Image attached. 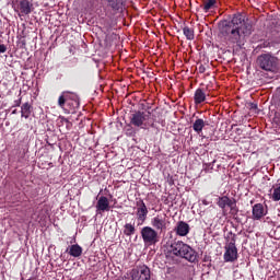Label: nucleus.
Here are the masks:
<instances>
[{"instance_id": "nucleus-10", "label": "nucleus", "mask_w": 280, "mask_h": 280, "mask_svg": "<svg viewBox=\"0 0 280 280\" xmlns=\"http://www.w3.org/2000/svg\"><path fill=\"white\" fill-rule=\"evenodd\" d=\"M19 16H27V14H32V10H34V4L30 2V0H21L19 2Z\"/></svg>"}, {"instance_id": "nucleus-27", "label": "nucleus", "mask_w": 280, "mask_h": 280, "mask_svg": "<svg viewBox=\"0 0 280 280\" xmlns=\"http://www.w3.org/2000/svg\"><path fill=\"white\" fill-rule=\"evenodd\" d=\"M205 71H207V69L205 68V66H200V67H199V73H205Z\"/></svg>"}, {"instance_id": "nucleus-15", "label": "nucleus", "mask_w": 280, "mask_h": 280, "mask_svg": "<svg viewBox=\"0 0 280 280\" xmlns=\"http://www.w3.org/2000/svg\"><path fill=\"white\" fill-rule=\"evenodd\" d=\"M252 213H253V220H261V218L266 215V212L264 210V205L261 203L254 205Z\"/></svg>"}, {"instance_id": "nucleus-14", "label": "nucleus", "mask_w": 280, "mask_h": 280, "mask_svg": "<svg viewBox=\"0 0 280 280\" xmlns=\"http://www.w3.org/2000/svg\"><path fill=\"white\" fill-rule=\"evenodd\" d=\"M96 211H101L102 213H104V211H110V202L107 197H100L96 203Z\"/></svg>"}, {"instance_id": "nucleus-21", "label": "nucleus", "mask_w": 280, "mask_h": 280, "mask_svg": "<svg viewBox=\"0 0 280 280\" xmlns=\"http://www.w3.org/2000/svg\"><path fill=\"white\" fill-rule=\"evenodd\" d=\"M202 128H205V120H202L201 118L197 119L192 124V129L195 130V132H198V135H200V132H202Z\"/></svg>"}, {"instance_id": "nucleus-31", "label": "nucleus", "mask_w": 280, "mask_h": 280, "mask_svg": "<svg viewBox=\"0 0 280 280\" xmlns=\"http://www.w3.org/2000/svg\"><path fill=\"white\" fill-rule=\"evenodd\" d=\"M269 45H270V43H268V42L264 43V47H269Z\"/></svg>"}, {"instance_id": "nucleus-30", "label": "nucleus", "mask_w": 280, "mask_h": 280, "mask_svg": "<svg viewBox=\"0 0 280 280\" xmlns=\"http://www.w3.org/2000/svg\"><path fill=\"white\" fill-rule=\"evenodd\" d=\"M213 163H215V161H213V162L207 164V167H208V168L210 167V170H213Z\"/></svg>"}, {"instance_id": "nucleus-16", "label": "nucleus", "mask_w": 280, "mask_h": 280, "mask_svg": "<svg viewBox=\"0 0 280 280\" xmlns=\"http://www.w3.org/2000/svg\"><path fill=\"white\" fill-rule=\"evenodd\" d=\"M234 198H229L228 196L219 197L217 200V205L220 209H226V207H231Z\"/></svg>"}, {"instance_id": "nucleus-17", "label": "nucleus", "mask_w": 280, "mask_h": 280, "mask_svg": "<svg viewBox=\"0 0 280 280\" xmlns=\"http://www.w3.org/2000/svg\"><path fill=\"white\" fill-rule=\"evenodd\" d=\"M194 100H195V104H202V102H205L207 100V94L205 93V90H202L200 88L197 89L195 91Z\"/></svg>"}, {"instance_id": "nucleus-11", "label": "nucleus", "mask_w": 280, "mask_h": 280, "mask_svg": "<svg viewBox=\"0 0 280 280\" xmlns=\"http://www.w3.org/2000/svg\"><path fill=\"white\" fill-rule=\"evenodd\" d=\"M107 3V8H110L114 12H121L126 9V3L128 0H105Z\"/></svg>"}, {"instance_id": "nucleus-24", "label": "nucleus", "mask_w": 280, "mask_h": 280, "mask_svg": "<svg viewBox=\"0 0 280 280\" xmlns=\"http://www.w3.org/2000/svg\"><path fill=\"white\" fill-rule=\"evenodd\" d=\"M21 113H22V117H25V119H27V117H30V114L32 113V107L31 106H22Z\"/></svg>"}, {"instance_id": "nucleus-5", "label": "nucleus", "mask_w": 280, "mask_h": 280, "mask_svg": "<svg viewBox=\"0 0 280 280\" xmlns=\"http://www.w3.org/2000/svg\"><path fill=\"white\" fill-rule=\"evenodd\" d=\"M59 106H80V96L75 92L63 91L58 98Z\"/></svg>"}, {"instance_id": "nucleus-18", "label": "nucleus", "mask_w": 280, "mask_h": 280, "mask_svg": "<svg viewBox=\"0 0 280 280\" xmlns=\"http://www.w3.org/2000/svg\"><path fill=\"white\" fill-rule=\"evenodd\" d=\"M68 253L71 257H81L82 246H80L79 244L71 245Z\"/></svg>"}, {"instance_id": "nucleus-1", "label": "nucleus", "mask_w": 280, "mask_h": 280, "mask_svg": "<svg viewBox=\"0 0 280 280\" xmlns=\"http://www.w3.org/2000/svg\"><path fill=\"white\" fill-rule=\"evenodd\" d=\"M253 34V23L242 13L233 15L231 21L224 20L219 23V38L228 47H242L246 36Z\"/></svg>"}, {"instance_id": "nucleus-2", "label": "nucleus", "mask_w": 280, "mask_h": 280, "mask_svg": "<svg viewBox=\"0 0 280 280\" xmlns=\"http://www.w3.org/2000/svg\"><path fill=\"white\" fill-rule=\"evenodd\" d=\"M166 257H178L179 259H186L190 264L198 261V253L183 241H174L167 247Z\"/></svg>"}, {"instance_id": "nucleus-19", "label": "nucleus", "mask_w": 280, "mask_h": 280, "mask_svg": "<svg viewBox=\"0 0 280 280\" xmlns=\"http://www.w3.org/2000/svg\"><path fill=\"white\" fill-rule=\"evenodd\" d=\"M183 34L187 38V40H194V38H196V33L192 27L184 26Z\"/></svg>"}, {"instance_id": "nucleus-34", "label": "nucleus", "mask_w": 280, "mask_h": 280, "mask_svg": "<svg viewBox=\"0 0 280 280\" xmlns=\"http://www.w3.org/2000/svg\"><path fill=\"white\" fill-rule=\"evenodd\" d=\"M24 106H30V104L26 103V104H24Z\"/></svg>"}, {"instance_id": "nucleus-28", "label": "nucleus", "mask_w": 280, "mask_h": 280, "mask_svg": "<svg viewBox=\"0 0 280 280\" xmlns=\"http://www.w3.org/2000/svg\"><path fill=\"white\" fill-rule=\"evenodd\" d=\"M201 202H202V205H205V207L210 205V202L207 199H202Z\"/></svg>"}, {"instance_id": "nucleus-8", "label": "nucleus", "mask_w": 280, "mask_h": 280, "mask_svg": "<svg viewBox=\"0 0 280 280\" xmlns=\"http://www.w3.org/2000/svg\"><path fill=\"white\" fill-rule=\"evenodd\" d=\"M151 272L150 268L145 265L136 267L131 270V280H150Z\"/></svg>"}, {"instance_id": "nucleus-25", "label": "nucleus", "mask_w": 280, "mask_h": 280, "mask_svg": "<svg viewBox=\"0 0 280 280\" xmlns=\"http://www.w3.org/2000/svg\"><path fill=\"white\" fill-rule=\"evenodd\" d=\"M272 200H275V202H279V200H280V186L273 189Z\"/></svg>"}, {"instance_id": "nucleus-12", "label": "nucleus", "mask_w": 280, "mask_h": 280, "mask_svg": "<svg viewBox=\"0 0 280 280\" xmlns=\"http://www.w3.org/2000/svg\"><path fill=\"white\" fill-rule=\"evenodd\" d=\"M176 235L179 237H187L189 235L190 228L185 221L177 222L175 229H174Z\"/></svg>"}, {"instance_id": "nucleus-20", "label": "nucleus", "mask_w": 280, "mask_h": 280, "mask_svg": "<svg viewBox=\"0 0 280 280\" xmlns=\"http://www.w3.org/2000/svg\"><path fill=\"white\" fill-rule=\"evenodd\" d=\"M136 231L137 229H135V224L126 223L124 226V235H126L127 237L135 235Z\"/></svg>"}, {"instance_id": "nucleus-4", "label": "nucleus", "mask_w": 280, "mask_h": 280, "mask_svg": "<svg viewBox=\"0 0 280 280\" xmlns=\"http://www.w3.org/2000/svg\"><path fill=\"white\" fill-rule=\"evenodd\" d=\"M256 65L262 71L276 73V71L279 69V58L272 56L271 54H262L257 57Z\"/></svg>"}, {"instance_id": "nucleus-6", "label": "nucleus", "mask_w": 280, "mask_h": 280, "mask_svg": "<svg viewBox=\"0 0 280 280\" xmlns=\"http://www.w3.org/2000/svg\"><path fill=\"white\" fill-rule=\"evenodd\" d=\"M141 237L147 246H154L159 244V232L151 226H144L141 229Z\"/></svg>"}, {"instance_id": "nucleus-7", "label": "nucleus", "mask_w": 280, "mask_h": 280, "mask_svg": "<svg viewBox=\"0 0 280 280\" xmlns=\"http://www.w3.org/2000/svg\"><path fill=\"white\" fill-rule=\"evenodd\" d=\"M170 222L165 214H158L151 219V225L158 233H165L167 231Z\"/></svg>"}, {"instance_id": "nucleus-29", "label": "nucleus", "mask_w": 280, "mask_h": 280, "mask_svg": "<svg viewBox=\"0 0 280 280\" xmlns=\"http://www.w3.org/2000/svg\"><path fill=\"white\" fill-rule=\"evenodd\" d=\"M249 110H250L252 113H256V112H257V106H252V107L249 108Z\"/></svg>"}, {"instance_id": "nucleus-33", "label": "nucleus", "mask_w": 280, "mask_h": 280, "mask_svg": "<svg viewBox=\"0 0 280 280\" xmlns=\"http://www.w3.org/2000/svg\"><path fill=\"white\" fill-rule=\"evenodd\" d=\"M66 124H69V120L68 119H65Z\"/></svg>"}, {"instance_id": "nucleus-13", "label": "nucleus", "mask_w": 280, "mask_h": 280, "mask_svg": "<svg viewBox=\"0 0 280 280\" xmlns=\"http://www.w3.org/2000/svg\"><path fill=\"white\" fill-rule=\"evenodd\" d=\"M137 206H138V209H137L138 222H140V224H143V222L148 220V207L143 201H141L140 205L137 203Z\"/></svg>"}, {"instance_id": "nucleus-22", "label": "nucleus", "mask_w": 280, "mask_h": 280, "mask_svg": "<svg viewBox=\"0 0 280 280\" xmlns=\"http://www.w3.org/2000/svg\"><path fill=\"white\" fill-rule=\"evenodd\" d=\"M217 0H207L206 2H203V10L205 12H209L211 10V8H213V5H215Z\"/></svg>"}, {"instance_id": "nucleus-32", "label": "nucleus", "mask_w": 280, "mask_h": 280, "mask_svg": "<svg viewBox=\"0 0 280 280\" xmlns=\"http://www.w3.org/2000/svg\"><path fill=\"white\" fill-rule=\"evenodd\" d=\"M250 106H257V103H252Z\"/></svg>"}, {"instance_id": "nucleus-9", "label": "nucleus", "mask_w": 280, "mask_h": 280, "mask_svg": "<svg viewBox=\"0 0 280 280\" xmlns=\"http://www.w3.org/2000/svg\"><path fill=\"white\" fill-rule=\"evenodd\" d=\"M223 259L228 262L237 261V247L235 246V238H232L231 242L225 246Z\"/></svg>"}, {"instance_id": "nucleus-3", "label": "nucleus", "mask_w": 280, "mask_h": 280, "mask_svg": "<svg viewBox=\"0 0 280 280\" xmlns=\"http://www.w3.org/2000/svg\"><path fill=\"white\" fill-rule=\"evenodd\" d=\"M159 108L153 110L148 107V109L139 110L132 114L131 125L137 128H142L143 130L148 128H154V122L159 120Z\"/></svg>"}, {"instance_id": "nucleus-26", "label": "nucleus", "mask_w": 280, "mask_h": 280, "mask_svg": "<svg viewBox=\"0 0 280 280\" xmlns=\"http://www.w3.org/2000/svg\"><path fill=\"white\" fill-rule=\"evenodd\" d=\"M5 51H8V47H5L3 44H0V54H5Z\"/></svg>"}, {"instance_id": "nucleus-23", "label": "nucleus", "mask_w": 280, "mask_h": 280, "mask_svg": "<svg viewBox=\"0 0 280 280\" xmlns=\"http://www.w3.org/2000/svg\"><path fill=\"white\" fill-rule=\"evenodd\" d=\"M231 215H237L240 210L237 209V201L234 199L232 205L229 207Z\"/></svg>"}]
</instances>
